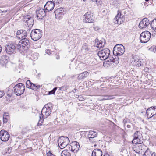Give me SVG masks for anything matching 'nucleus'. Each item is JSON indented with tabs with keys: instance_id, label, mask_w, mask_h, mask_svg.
Here are the masks:
<instances>
[{
	"instance_id": "obj_36",
	"label": "nucleus",
	"mask_w": 156,
	"mask_h": 156,
	"mask_svg": "<svg viewBox=\"0 0 156 156\" xmlns=\"http://www.w3.org/2000/svg\"><path fill=\"white\" fill-rule=\"evenodd\" d=\"M53 85L51 83H44L41 85L42 88L44 87H52Z\"/></svg>"
},
{
	"instance_id": "obj_53",
	"label": "nucleus",
	"mask_w": 156,
	"mask_h": 156,
	"mask_svg": "<svg viewBox=\"0 0 156 156\" xmlns=\"http://www.w3.org/2000/svg\"><path fill=\"white\" fill-rule=\"evenodd\" d=\"M122 16H121V19L122 21H123V22L125 20V18L124 17L122 16Z\"/></svg>"
},
{
	"instance_id": "obj_6",
	"label": "nucleus",
	"mask_w": 156,
	"mask_h": 156,
	"mask_svg": "<svg viewBox=\"0 0 156 156\" xmlns=\"http://www.w3.org/2000/svg\"><path fill=\"white\" fill-rule=\"evenodd\" d=\"M41 32L39 29H35L32 30L30 34V37L34 41H37L41 37Z\"/></svg>"
},
{
	"instance_id": "obj_50",
	"label": "nucleus",
	"mask_w": 156,
	"mask_h": 156,
	"mask_svg": "<svg viewBox=\"0 0 156 156\" xmlns=\"http://www.w3.org/2000/svg\"><path fill=\"white\" fill-rule=\"evenodd\" d=\"M155 48H156V46H152L151 47V49H153V51L154 53H156V51H155Z\"/></svg>"
},
{
	"instance_id": "obj_5",
	"label": "nucleus",
	"mask_w": 156,
	"mask_h": 156,
	"mask_svg": "<svg viewBox=\"0 0 156 156\" xmlns=\"http://www.w3.org/2000/svg\"><path fill=\"white\" fill-rule=\"evenodd\" d=\"M134 138L132 142L133 144L142 143L143 138L142 134L140 132L136 131L133 134Z\"/></svg>"
},
{
	"instance_id": "obj_1",
	"label": "nucleus",
	"mask_w": 156,
	"mask_h": 156,
	"mask_svg": "<svg viewBox=\"0 0 156 156\" xmlns=\"http://www.w3.org/2000/svg\"><path fill=\"white\" fill-rule=\"evenodd\" d=\"M125 51V48L122 45L117 44L114 47L113 53L114 55L119 56L122 55Z\"/></svg>"
},
{
	"instance_id": "obj_55",
	"label": "nucleus",
	"mask_w": 156,
	"mask_h": 156,
	"mask_svg": "<svg viewBox=\"0 0 156 156\" xmlns=\"http://www.w3.org/2000/svg\"><path fill=\"white\" fill-rule=\"evenodd\" d=\"M148 70H149V68H146L144 69V70L146 72H147L148 71Z\"/></svg>"
},
{
	"instance_id": "obj_51",
	"label": "nucleus",
	"mask_w": 156,
	"mask_h": 156,
	"mask_svg": "<svg viewBox=\"0 0 156 156\" xmlns=\"http://www.w3.org/2000/svg\"><path fill=\"white\" fill-rule=\"evenodd\" d=\"M7 99L6 101H7L8 102H9L10 101H11L12 100V99L11 98H10L9 97V96L8 97H6Z\"/></svg>"
},
{
	"instance_id": "obj_39",
	"label": "nucleus",
	"mask_w": 156,
	"mask_h": 156,
	"mask_svg": "<svg viewBox=\"0 0 156 156\" xmlns=\"http://www.w3.org/2000/svg\"><path fill=\"white\" fill-rule=\"evenodd\" d=\"M30 18H32L30 16L27 15L24 17L23 21L25 23L26 22V20H29V19Z\"/></svg>"
},
{
	"instance_id": "obj_26",
	"label": "nucleus",
	"mask_w": 156,
	"mask_h": 156,
	"mask_svg": "<svg viewBox=\"0 0 156 156\" xmlns=\"http://www.w3.org/2000/svg\"><path fill=\"white\" fill-rule=\"evenodd\" d=\"M34 20L33 18L29 19V20H26L25 25L28 27H31L33 24Z\"/></svg>"
},
{
	"instance_id": "obj_11",
	"label": "nucleus",
	"mask_w": 156,
	"mask_h": 156,
	"mask_svg": "<svg viewBox=\"0 0 156 156\" xmlns=\"http://www.w3.org/2000/svg\"><path fill=\"white\" fill-rule=\"evenodd\" d=\"M10 135L9 133L4 130L0 131V138L2 141H7L9 139Z\"/></svg>"
},
{
	"instance_id": "obj_35",
	"label": "nucleus",
	"mask_w": 156,
	"mask_h": 156,
	"mask_svg": "<svg viewBox=\"0 0 156 156\" xmlns=\"http://www.w3.org/2000/svg\"><path fill=\"white\" fill-rule=\"evenodd\" d=\"M9 118V116H7L6 115H4L3 116V123H7L8 121Z\"/></svg>"
},
{
	"instance_id": "obj_19",
	"label": "nucleus",
	"mask_w": 156,
	"mask_h": 156,
	"mask_svg": "<svg viewBox=\"0 0 156 156\" xmlns=\"http://www.w3.org/2000/svg\"><path fill=\"white\" fill-rule=\"evenodd\" d=\"M51 111H47L45 108H43L41 111L42 118H46L50 115Z\"/></svg>"
},
{
	"instance_id": "obj_33",
	"label": "nucleus",
	"mask_w": 156,
	"mask_h": 156,
	"mask_svg": "<svg viewBox=\"0 0 156 156\" xmlns=\"http://www.w3.org/2000/svg\"><path fill=\"white\" fill-rule=\"evenodd\" d=\"M33 83H31L30 80H28L26 82V88H30L32 86Z\"/></svg>"
},
{
	"instance_id": "obj_15",
	"label": "nucleus",
	"mask_w": 156,
	"mask_h": 156,
	"mask_svg": "<svg viewBox=\"0 0 156 156\" xmlns=\"http://www.w3.org/2000/svg\"><path fill=\"white\" fill-rule=\"evenodd\" d=\"M22 45V48L24 50H27L30 46V43L27 38H23L20 41Z\"/></svg>"
},
{
	"instance_id": "obj_49",
	"label": "nucleus",
	"mask_w": 156,
	"mask_h": 156,
	"mask_svg": "<svg viewBox=\"0 0 156 156\" xmlns=\"http://www.w3.org/2000/svg\"><path fill=\"white\" fill-rule=\"evenodd\" d=\"M12 150V148L11 147H9L7 149V150L6 151V152L9 153Z\"/></svg>"
},
{
	"instance_id": "obj_45",
	"label": "nucleus",
	"mask_w": 156,
	"mask_h": 156,
	"mask_svg": "<svg viewBox=\"0 0 156 156\" xmlns=\"http://www.w3.org/2000/svg\"><path fill=\"white\" fill-rule=\"evenodd\" d=\"M107 62H115V60L113 57H111V58H110L107 61Z\"/></svg>"
},
{
	"instance_id": "obj_37",
	"label": "nucleus",
	"mask_w": 156,
	"mask_h": 156,
	"mask_svg": "<svg viewBox=\"0 0 156 156\" xmlns=\"http://www.w3.org/2000/svg\"><path fill=\"white\" fill-rule=\"evenodd\" d=\"M16 48L19 51L22 50V49H23L22 48V45L21 43H20V41L19 42L18 44L17 45L16 44Z\"/></svg>"
},
{
	"instance_id": "obj_43",
	"label": "nucleus",
	"mask_w": 156,
	"mask_h": 156,
	"mask_svg": "<svg viewBox=\"0 0 156 156\" xmlns=\"http://www.w3.org/2000/svg\"><path fill=\"white\" fill-rule=\"evenodd\" d=\"M63 0H52L55 4H58L62 3Z\"/></svg>"
},
{
	"instance_id": "obj_27",
	"label": "nucleus",
	"mask_w": 156,
	"mask_h": 156,
	"mask_svg": "<svg viewBox=\"0 0 156 156\" xmlns=\"http://www.w3.org/2000/svg\"><path fill=\"white\" fill-rule=\"evenodd\" d=\"M70 151L67 149L64 150L61 153V156H71Z\"/></svg>"
},
{
	"instance_id": "obj_20",
	"label": "nucleus",
	"mask_w": 156,
	"mask_h": 156,
	"mask_svg": "<svg viewBox=\"0 0 156 156\" xmlns=\"http://www.w3.org/2000/svg\"><path fill=\"white\" fill-rule=\"evenodd\" d=\"M102 151L100 149H94L92 152V156H102Z\"/></svg>"
},
{
	"instance_id": "obj_61",
	"label": "nucleus",
	"mask_w": 156,
	"mask_h": 156,
	"mask_svg": "<svg viewBox=\"0 0 156 156\" xmlns=\"http://www.w3.org/2000/svg\"><path fill=\"white\" fill-rule=\"evenodd\" d=\"M2 48L1 46L0 45V53L2 51Z\"/></svg>"
},
{
	"instance_id": "obj_54",
	"label": "nucleus",
	"mask_w": 156,
	"mask_h": 156,
	"mask_svg": "<svg viewBox=\"0 0 156 156\" xmlns=\"http://www.w3.org/2000/svg\"><path fill=\"white\" fill-rule=\"evenodd\" d=\"M100 0H92V1L94 2H96L97 3H98V2H99Z\"/></svg>"
},
{
	"instance_id": "obj_38",
	"label": "nucleus",
	"mask_w": 156,
	"mask_h": 156,
	"mask_svg": "<svg viewBox=\"0 0 156 156\" xmlns=\"http://www.w3.org/2000/svg\"><path fill=\"white\" fill-rule=\"evenodd\" d=\"M64 10L63 8H60L57 9L55 11V12H58L60 14L62 13L63 12Z\"/></svg>"
},
{
	"instance_id": "obj_12",
	"label": "nucleus",
	"mask_w": 156,
	"mask_h": 156,
	"mask_svg": "<svg viewBox=\"0 0 156 156\" xmlns=\"http://www.w3.org/2000/svg\"><path fill=\"white\" fill-rule=\"evenodd\" d=\"M55 3L53 1H48L44 6V8L45 11L47 12L51 11L55 6Z\"/></svg>"
},
{
	"instance_id": "obj_24",
	"label": "nucleus",
	"mask_w": 156,
	"mask_h": 156,
	"mask_svg": "<svg viewBox=\"0 0 156 156\" xmlns=\"http://www.w3.org/2000/svg\"><path fill=\"white\" fill-rule=\"evenodd\" d=\"M143 156H156V154L155 152L147 149L146 151Z\"/></svg>"
},
{
	"instance_id": "obj_60",
	"label": "nucleus",
	"mask_w": 156,
	"mask_h": 156,
	"mask_svg": "<svg viewBox=\"0 0 156 156\" xmlns=\"http://www.w3.org/2000/svg\"><path fill=\"white\" fill-rule=\"evenodd\" d=\"M56 58L57 59H59L60 58L59 56H57L56 57Z\"/></svg>"
},
{
	"instance_id": "obj_42",
	"label": "nucleus",
	"mask_w": 156,
	"mask_h": 156,
	"mask_svg": "<svg viewBox=\"0 0 156 156\" xmlns=\"http://www.w3.org/2000/svg\"><path fill=\"white\" fill-rule=\"evenodd\" d=\"M105 97L106 98L105 99V100H110L114 98L113 96H105Z\"/></svg>"
},
{
	"instance_id": "obj_31",
	"label": "nucleus",
	"mask_w": 156,
	"mask_h": 156,
	"mask_svg": "<svg viewBox=\"0 0 156 156\" xmlns=\"http://www.w3.org/2000/svg\"><path fill=\"white\" fill-rule=\"evenodd\" d=\"M104 42L101 41H100L98 43V48H102L104 47L105 45V40H104Z\"/></svg>"
},
{
	"instance_id": "obj_47",
	"label": "nucleus",
	"mask_w": 156,
	"mask_h": 156,
	"mask_svg": "<svg viewBox=\"0 0 156 156\" xmlns=\"http://www.w3.org/2000/svg\"><path fill=\"white\" fill-rule=\"evenodd\" d=\"M4 91L3 90H0V98L2 97L4 95Z\"/></svg>"
},
{
	"instance_id": "obj_62",
	"label": "nucleus",
	"mask_w": 156,
	"mask_h": 156,
	"mask_svg": "<svg viewBox=\"0 0 156 156\" xmlns=\"http://www.w3.org/2000/svg\"><path fill=\"white\" fill-rule=\"evenodd\" d=\"M32 85H33V87H36V85L35 84L33 83V84H32Z\"/></svg>"
},
{
	"instance_id": "obj_22",
	"label": "nucleus",
	"mask_w": 156,
	"mask_h": 156,
	"mask_svg": "<svg viewBox=\"0 0 156 156\" xmlns=\"http://www.w3.org/2000/svg\"><path fill=\"white\" fill-rule=\"evenodd\" d=\"M89 74V73L88 72H84L79 74L78 79L79 80H82L84 78L88 77Z\"/></svg>"
},
{
	"instance_id": "obj_57",
	"label": "nucleus",
	"mask_w": 156,
	"mask_h": 156,
	"mask_svg": "<svg viewBox=\"0 0 156 156\" xmlns=\"http://www.w3.org/2000/svg\"><path fill=\"white\" fill-rule=\"evenodd\" d=\"M41 86L40 85H37L36 86V88H40Z\"/></svg>"
},
{
	"instance_id": "obj_18",
	"label": "nucleus",
	"mask_w": 156,
	"mask_h": 156,
	"mask_svg": "<svg viewBox=\"0 0 156 156\" xmlns=\"http://www.w3.org/2000/svg\"><path fill=\"white\" fill-rule=\"evenodd\" d=\"M122 15V14H121L120 12L118 11L117 15L114 19V22L115 24H120L123 23V21L121 19Z\"/></svg>"
},
{
	"instance_id": "obj_13",
	"label": "nucleus",
	"mask_w": 156,
	"mask_h": 156,
	"mask_svg": "<svg viewBox=\"0 0 156 156\" xmlns=\"http://www.w3.org/2000/svg\"><path fill=\"white\" fill-rule=\"evenodd\" d=\"M146 114L147 118H150L156 114V107H151L147 110Z\"/></svg>"
},
{
	"instance_id": "obj_44",
	"label": "nucleus",
	"mask_w": 156,
	"mask_h": 156,
	"mask_svg": "<svg viewBox=\"0 0 156 156\" xmlns=\"http://www.w3.org/2000/svg\"><path fill=\"white\" fill-rule=\"evenodd\" d=\"M152 29L153 30L152 35L153 36H156V28H152Z\"/></svg>"
},
{
	"instance_id": "obj_25",
	"label": "nucleus",
	"mask_w": 156,
	"mask_h": 156,
	"mask_svg": "<svg viewBox=\"0 0 156 156\" xmlns=\"http://www.w3.org/2000/svg\"><path fill=\"white\" fill-rule=\"evenodd\" d=\"M97 135V133L95 131H90L89 132L88 135V137L90 139V138H93Z\"/></svg>"
},
{
	"instance_id": "obj_4",
	"label": "nucleus",
	"mask_w": 156,
	"mask_h": 156,
	"mask_svg": "<svg viewBox=\"0 0 156 156\" xmlns=\"http://www.w3.org/2000/svg\"><path fill=\"white\" fill-rule=\"evenodd\" d=\"M151 37V33L147 31L142 32L140 34V39L141 43H147L150 39Z\"/></svg>"
},
{
	"instance_id": "obj_32",
	"label": "nucleus",
	"mask_w": 156,
	"mask_h": 156,
	"mask_svg": "<svg viewBox=\"0 0 156 156\" xmlns=\"http://www.w3.org/2000/svg\"><path fill=\"white\" fill-rule=\"evenodd\" d=\"M57 88H53L52 90L51 91L46 92V95H51L54 94Z\"/></svg>"
},
{
	"instance_id": "obj_34",
	"label": "nucleus",
	"mask_w": 156,
	"mask_h": 156,
	"mask_svg": "<svg viewBox=\"0 0 156 156\" xmlns=\"http://www.w3.org/2000/svg\"><path fill=\"white\" fill-rule=\"evenodd\" d=\"M25 88V86L24 84L20 83L16 85L13 88Z\"/></svg>"
},
{
	"instance_id": "obj_10",
	"label": "nucleus",
	"mask_w": 156,
	"mask_h": 156,
	"mask_svg": "<svg viewBox=\"0 0 156 156\" xmlns=\"http://www.w3.org/2000/svg\"><path fill=\"white\" fill-rule=\"evenodd\" d=\"M71 145H69V150L74 153H77L79 150L80 145L79 143L77 141L73 142Z\"/></svg>"
},
{
	"instance_id": "obj_21",
	"label": "nucleus",
	"mask_w": 156,
	"mask_h": 156,
	"mask_svg": "<svg viewBox=\"0 0 156 156\" xmlns=\"http://www.w3.org/2000/svg\"><path fill=\"white\" fill-rule=\"evenodd\" d=\"M136 144H137L136 145V147L135 148L134 151L138 153L140 152V150H142L144 149V144L142 143Z\"/></svg>"
},
{
	"instance_id": "obj_14",
	"label": "nucleus",
	"mask_w": 156,
	"mask_h": 156,
	"mask_svg": "<svg viewBox=\"0 0 156 156\" xmlns=\"http://www.w3.org/2000/svg\"><path fill=\"white\" fill-rule=\"evenodd\" d=\"M150 23V21L147 18H144L139 25V27L141 29L145 28Z\"/></svg>"
},
{
	"instance_id": "obj_41",
	"label": "nucleus",
	"mask_w": 156,
	"mask_h": 156,
	"mask_svg": "<svg viewBox=\"0 0 156 156\" xmlns=\"http://www.w3.org/2000/svg\"><path fill=\"white\" fill-rule=\"evenodd\" d=\"M82 50H84L85 51H88L89 49L87 46L86 45H83L82 47Z\"/></svg>"
},
{
	"instance_id": "obj_64",
	"label": "nucleus",
	"mask_w": 156,
	"mask_h": 156,
	"mask_svg": "<svg viewBox=\"0 0 156 156\" xmlns=\"http://www.w3.org/2000/svg\"><path fill=\"white\" fill-rule=\"evenodd\" d=\"M76 89H74V90H75V91H74V90H73V91L74 92H76Z\"/></svg>"
},
{
	"instance_id": "obj_9",
	"label": "nucleus",
	"mask_w": 156,
	"mask_h": 156,
	"mask_svg": "<svg viewBox=\"0 0 156 156\" xmlns=\"http://www.w3.org/2000/svg\"><path fill=\"white\" fill-rule=\"evenodd\" d=\"M140 58L137 55L133 56L131 58V63L132 65L136 67H139L141 65V62L140 59Z\"/></svg>"
},
{
	"instance_id": "obj_23",
	"label": "nucleus",
	"mask_w": 156,
	"mask_h": 156,
	"mask_svg": "<svg viewBox=\"0 0 156 156\" xmlns=\"http://www.w3.org/2000/svg\"><path fill=\"white\" fill-rule=\"evenodd\" d=\"M25 89V88H15L14 92L16 95L20 96L23 93Z\"/></svg>"
},
{
	"instance_id": "obj_16",
	"label": "nucleus",
	"mask_w": 156,
	"mask_h": 156,
	"mask_svg": "<svg viewBox=\"0 0 156 156\" xmlns=\"http://www.w3.org/2000/svg\"><path fill=\"white\" fill-rule=\"evenodd\" d=\"M28 33L27 31L23 30H18L16 33V37L19 39L25 38L27 36Z\"/></svg>"
},
{
	"instance_id": "obj_56",
	"label": "nucleus",
	"mask_w": 156,
	"mask_h": 156,
	"mask_svg": "<svg viewBox=\"0 0 156 156\" xmlns=\"http://www.w3.org/2000/svg\"><path fill=\"white\" fill-rule=\"evenodd\" d=\"M103 156H110V155L107 153H105L104 154Z\"/></svg>"
},
{
	"instance_id": "obj_29",
	"label": "nucleus",
	"mask_w": 156,
	"mask_h": 156,
	"mask_svg": "<svg viewBox=\"0 0 156 156\" xmlns=\"http://www.w3.org/2000/svg\"><path fill=\"white\" fill-rule=\"evenodd\" d=\"M8 62L7 57L5 55L1 56L0 60V62L3 64H5Z\"/></svg>"
},
{
	"instance_id": "obj_28",
	"label": "nucleus",
	"mask_w": 156,
	"mask_h": 156,
	"mask_svg": "<svg viewBox=\"0 0 156 156\" xmlns=\"http://www.w3.org/2000/svg\"><path fill=\"white\" fill-rule=\"evenodd\" d=\"M43 108H45L47 111H51L53 108L52 105L50 103L46 104Z\"/></svg>"
},
{
	"instance_id": "obj_3",
	"label": "nucleus",
	"mask_w": 156,
	"mask_h": 156,
	"mask_svg": "<svg viewBox=\"0 0 156 156\" xmlns=\"http://www.w3.org/2000/svg\"><path fill=\"white\" fill-rule=\"evenodd\" d=\"M110 54V50L108 48H105L99 51L98 52V55L101 60H104L108 58Z\"/></svg>"
},
{
	"instance_id": "obj_52",
	"label": "nucleus",
	"mask_w": 156,
	"mask_h": 156,
	"mask_svg": "<svg viewBox=\"0 0 156 156\" xmlns=\"http://www.w3.org/2000/svg\"><path fill=\"white\" fill-rule=\"evenodd\" d=\"M93 28L96 31L100 29L98 27H94Z\"/></svg>"
},
{
	"instance_id": "obj_30",
	"label": "nucleus",
	"mask_w": 156,
	"mask_h": 156,
	"mask_svg": "<svg viewBox=\"0 0 156 156\" xmlns=\"http://www.w3.org/2000/svg\"><path fill=\"white\" fill-rule=\"evenodd\" d=\"M150 25L151 28H156V19L152 21Z\"/></svg>"
},
{
	"instance_id": "obj_63",
	"label": "nucleus",
	"mask_w": 156,
	"mask_h": 156,
	"mask_svg": "<svg viewBox=\"0 0 156 156\" xmlns=\"http://www.w3.org/2000/svg\"><path fill=\"white\" fill-rule=\"evenodd\" d=\"M126 122V120H124L123 122L125 123Z\"/></svg>"
},
{
	"instance_id": "obj_59",
	"label": "nucleus",
	"mask_w": 156,
	"mask_h": 156,
	"mask_svg": "<svg viewBox=\"0 0 156 156\" xmlns=\"http://www.w3.org/2000/svg\"><path fill=\"white\" fill-rule=\"evenodd\" d=\"M7 97H8V96H9V98H11V95H10V94H7Z\"/></svg>"
},
{
	"instance_id": "obj_46",
	"label": "nucleus",
	"mask_w": 156,
	"mask_h": 156,
	"mask_svg": "<svg viewBox=\"0 0 156 156\" xmlns=\"http://www.w3.org/2000/svg\"><path fill=\"white\" fill-rule=\"evenodd\" d=\"M47 156H55V155L53 154L50 151L47 153Z\"/></svg>"
},
{
	"instance_id": "obj_7",
	"label": "nucleus",
	"mask_w": 156,
	"mask_h": 156,
	"mask_svg": "<svg viewBox=\"0 0 156 156\" xmlns=\"http://www.w3.org/2000/svg\"><path fill=\"white\" fill-rule=\"evenodd\" d=\"M83 22L86 23L93 22L94 20V17L93 14L90 12L86 13L83 16Z\"/></svg>"
},
{
	"instance_id": "obj_40",
	"label": "nucleus",
	"mask_w": 156,
	"mask_h": 156,
	"mask_svg": "<svg viewBox=\"0 0 156 156\" xmlns=\"http://www.w3.org/2000/svg\"><path fill=\"white\" fill-rule=\"evenodd\" d=\"M40 118L41 119L39 120V122L37 124L38 126L41 125H42V123L43 122V120L41 119V116H40Z\"/></svg>"
},
{
	"instance_id": "obj_17",
	"label": "nucleus",
	"mask_w": 156,
	"mask_h": 156,
	"mask_svg": "<svg viewBox=\"0 0 156 156\" xmlns=\"http://www.w3.org/2000/svg\"><path fill=\"white\" fill-rule=\"evenodd\" d=\"M45 10L43 9L37 11L36 13V17L38 20L42 19L43 18L46 16V12Z\"/></svg>"
},
{
	"instance_id": "obj_8",
	"label": "nucleus",
	"mask_w": 156,
	"mask_h": 156,
	"mask_svg": "<svg viewBox=\"0 0 156 156\" xmlns=\"http://www.w3.org/2000/svg\"><path fill=\"white\" fill-rule=\"evenodd\" d=\"M16 46V44L13 43L9 44L7 45L5 48L6 53L10 55L15 53Z\"/></svg>"
},
{
	"instance_id": "obj_2",
	"label": "nucleus",
	"mask_w": 156,
	"mask_h": 156,
	"mask_svg": "<svg viewBox=\"0 0 156 156\" xmlns=\"http://www.w3.org/2000/svg\"><path fill=\"white\" fill-rule=\"evenodd\" d=\"M69 142V139L67 136H61L58 140V144L60 148L62 149L66 147Z\"/></svg>"
},
{
	"instance_id": "obj_58",
	"label": "nucleus",
	"mask_w": 156,
	"mask_h": 156,
	"mask_svg": "<svg viewBox=\"0 0 156 156\" xmlns=\"http://www.w3.org/2000/svg\"><path fill=\"white\" fill-rule=\"evenodd\" d=\"M127 127L128 128H129L131 127V126L130 125H127Z\"/></svg>"
},
{
	"instance_id": "obj_48",
	"label": "nucleus",
	"mask_w": 156,
	"mask_h": 156,
	"mask_svg": "<svg viewBox=\"0 0 156 156\" xmlns=\"http://www.w3.org/2000/svg\"><path fill=\"white\" fill-rule=\"evenodd\" d=\"M46 53L49 55H50L51 54V52L50 51V50L49 49H47L46 50Z\"/></svg>"
}]
</instances>
